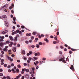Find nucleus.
I'll list each match as a JSON object with an SVG mask.
<instances>
[{
  "label": "nucleus",
  "instance_id": "obj_1",
  "mask_svg": "<svg viewBox=\"0 0 79 79\" xmlns=\"http://www.w3.org/2000/svg\"><path fill=\"white\" fill-rule=\"evenodd\" d=\"M70 68L72 71H74V66H73V65H71V67H70Z\"/></svg>",
  "mask_w": 79,
  "mask_h": 79
},
{
  "label": "nucleus",
  "instance_id": "obj_2",
  "mask_svg": "<svg viewBox=\"0 0 79 79\" xmlns=\"http://www.w3.org/2000/svg\"><path fill=\"white\" fill-rule=\"evenodd\" d=\"M10 44L9 45V46L10 47H12V45H13V42H10Z\"/></svg>",
  "mask_w": 79,
  "mask_h": 79
},
{
  "label": "nucleus",
  "instance_id": "obj_3",
  "mask_svg": "<svg viewBox=\"0 0 79 79\" xmlns=\"http://www.w3.org/2000/svg\"><path fill=\"white\" fill-rule=\"evenodd\" d=\"M14 7V4H12L11 5V6H10L9 7V9L10 10H11L12 8H13Z\"/></svg>",
  "mask_w": 79,
  "mask_h": 79
},
{
  "label": "nucleus",
  "instance_id": "obj_4",
  "mask_svg": "<svg viewBox=\"0 0 79 79\" xmlns=\"http://www.w3.org/2000/svg\"><path fill=\"white\" fill-rule=\"evenodd\" d=\"M12 49V50L14 52H16V47H15L13 48Z\"/></svg>",
  "mask_w": 79,
  "mask_h": 79
},
{
  "label": "nucleus",
  "instance_id": "obj_5",
  "mask_svg": "<svg viewBox=\"0 0 79 79\" xmlns=\"http://www.w3.org/2000/svg\"><path fill=\"white\" fill-rule=\"evenodd\" d=\"M7 32H8V31L6 30L2 32V34H6V33H7Z\"/></svg>",
  "mask_w": 79,
  "mask_h": 79
},
{
  "label": "nucleus",
  "instance_id": "obj_6",
  "mask_svg": "<svg viewBox=\"0 0 79 79\" xmlns=\"http://www.w3.org/2000/svg\"><path fill=\"white\" fill-rule=\"evenodd\" d=\"M32 53V51H30L29 53H27V56H29V55H30Z\"/></svg>",
  "mask_w": 79,
  "mask_h": 79
},
{
  "label": "nucleus",
  "instance_id": "obj_7",
  "mask_svg": "<svg viewBox=\"0 0 79 79\" xmlns=\"http://www.w3.org/2000/svg\"><path fill=\"white\" fill-rule=\"evenodd\" d=\"M44 37V35H43V34H41V35H39L38 36V37H39V38H41V37Z\"/></svg>",
  "mask_w": 79,
  "mask_h": 79
},
{
  "label": "nucleus",
  "instance_id": "obj_8",
  "mask_svg": "<svg viewBox=\"0 0 79 79\" xmlns=\"http://www.w3.org/2000/svg\"><path fill=\"white\" fill-rule=\"evenodd\" d=\"M9 38H10V40H13V37H12V36H10Z\"/></svg>",
  "mask_w": 79,
  "mask_h": 79
},
{
  "label": "nucleus",
  "instance_id": "obj_9",
  "mask_svg": "<svg viewBox=\"0 0 79 79\" xmlns=\"http://www.w3.org/2000/svg\"><path fill=\"white\" fill-rule=\"evenodd\" d=\"M17 40H18V37L15 36L14 38V41H15V42H16V41H17Z\"/></svg>",
  "mask_w": 79,
  "mask_h": 79
},
{
  "label": "nucleus",
  "instance_id": "obj_10",
  "mask_svg": "<svg viewBox=\"0 0 79 79\" xmlns=\"http://www.w3.org/2000/svg\"><path fill=\"white\" fill-rule=\"evenodd\" d=\"M44 41L46 42L47 43H48V40L47 39V38H45L44 39Z\"/></svg>",
  "mask_w": 79,
  "mask_h": 79
},
{
  "label": "nucleus",
  "instance_id": "obj_11",
  "mask_svg": "<svg viewBox=\"0 0 79 79\" xmlns=\"http://www.w3.org/2000/svg\"><path fill=\"white\" fill-rule=\"evenodd\" d=\"M26 36H31V33H30L29 34L27 33V34H26Z\"/></svg>",
  "mask_w": 79,
  "mask_h": 79
},
{
  "label": "nucleus",
  "instance_id": "obj_12",
  "mask_svg": "<svg viewBox=\"0 0 79 79\" xmlns=\"http://www.w3.org/2000/svg\"><path fill=\"white\" fill-rule=\"evenodd\" d=\"M62 61L63 62V63H66V60H64V58L63 59Z\"/></svg>",
  "mask_w": 79,
  "mask_h": 79
},
{
  "label": "nucleus",
  "instance_id": "obj_13",
  "mask_svg": "<svg viewBox=\"0 0 79 79\" xmlns=\"http://www.w3.org/2000/svg\"><path fill=\"white\" fill-rule=\"evenodd\" d=\"M22 53L23 54H24V55H25V54L26 53L25 51L24 50H23L22 51Z\"/></svg>",
  "mask_w": 79,
  "mask_h": 79
},
{
  "label": "nucleus",
  "instance_id": "obj_14",
  "mask_svg": "<svg viewBox=\"0 0 79 79\" xmlns=\"http://www.w3.org/2000/svg\"><path fill=\"white\" fill-rule=\"evenodd\" d=\"M9 55H11V50H9Z\"/></svg>",
  "mask_w": 79,
  "mask_h": 79
},
{
  "label": "nucleus",
  "instance_id": "obj_15",
  "mask_svg": "<svg viewBox=\"0 0 79 79\" xmlns=\"http://www.w3.org/2000/svg\"><path fill=\"white\" fill-rule=\"evenodd\" d=\"M2 18H6L7 17L6 15H3L2 16Z\"/></svg>",
  "mask_w": 79,
  "mask_h": 79
},
{
  "label": "nucleus",
  "instance_id": "obj_16",
  "mask_svg": "<svg viewBox=\"0 0 79 79\" xmlns=\"http://www.w3.org/2000/svg\"><path fill=\"white\" fill-rule=\"evenodd\" d=\"M31 72H34V70H35V69L34 68H31Z\"/></svg>",
  "mask_w": 79,
  "mask_h": 79
},
{
  "label": "nucleus",
  "instance_id": "obj_17",
  "mask_svg": "<svg viewBox=\"0 0 79 79\" xmlns=\"http://www.w3.org/2000/svg\"><path fill=\"white\" fill-rule=\"evenodd\" d=\"M36 47H37V48H39L40 46H39V44H36Z\"/></svg>",
  "mask_w": 79,
  "mask_h": 79
},
{
  "label": "nucleus",
  "instance_id": "obj_18",
  "mask_svg": "<svg viewBox=\"0 0 79 79\" xmlns=\"http://www.w3.org/2000/svg\"><path fill=\"white\" fill-rule=\"evenodd\" d=\"M10 41L7 40L6 41V44H10Z\"/></svg>",
  "mask_w": 79,
  "mask_h": 79
},
{
  "label": "nucleus",
  "instance_id": "obj_19",
  "mask_svg": "<svg viewBox=\"0 0 79 79\" xmlns=\"http://www.w3.org/2000/svg\"><path fill=\"white\" fill-rule=\"evenodd\" d=\"M63 58H62L61 59H59V61H63Z\"/></svg>",
  "mask_w": 79,
  "mask_h": 79
},
{
  "label": "nucleus",
  "instance_id": "obj_20",
  "mask_svg": "<svg viewBox=\"0 0 79 79\" xmlns=\"http://www.w3.org/2000/svg\"><path fill=\"white\" fill-rule=\"evenodd\" d=\"M17 67L18 68H21V65L20 64H18L17 65Z\"/></svg>",
  "mask_w": 79,
  "mask_h": 79
},
{
  "label": "nucleus",
  "instance_id": "obj_21",
  "mask_svg": "<svg viewBox=\"0 0 79 79\" xmlns=\"http://www.w3.org/2000/svg\"><path fill=\"white\" fill-rule=\"evenodd\" d=\"M39 40V39H38V38H35V40H36V41H35V42H37V40Z\"/></svg>",
  "mask_w": 79,
  "mask_h": 79
},
{
  "label": "nucleus",
  "instance_id": "obj_22",
  "mask_svg": "<svg viewBox=\"0 0 79 79\" xmlns=\"http://www.w3.org/2000/svg\"><path fill=\"white\" fill-rule=\"evenodd\" d=\"M22 71H26V69H22Z\"/></svg>",
  "mask_w": 79,
  "mask_h": 79
},
{
  "label": "nucleus",
  "instance_id": "obj_23",
  "mask_svg": "<svg viewBox=\"0 0 79 79\" xmlns=\"http://www.w3.org/2000/svg\"><path fill=\"white\" fill-rule=\"evenodd\" d=\"M16 71H17V73H19V69H17Z\"/></svg>",
  "mask_w": 79,
  "mask_h": 79
},
{
  "label": "nucleus",
  "instance_id": "obj_24",
  "mask_svg": "<svg viewBox=\"0 0 79 79\" xmlns=\"http://www.w3.org/2000/svg\"><path fill=\"white\" fill-rule=\"evenodd\" d=\"M7 64H5L4 65V67H5V68H6V67H7Z\"/></svg>",
  "mask_w": 79,
  "mask_h": 79
},
{
  "label": "nucleus",
  "instance_id": "obj_25",
  "mask_svg": "<svg viewBox=\"0 0 79 79\" xmlns=\"http://www.w3.org/2000/svg\"><path fill=\"white\" fill-rule=\"evenodd\" d=\"M69 54H72V51L71 50H70L69 51Z\"/></svg>",
  "mask_w": 79,
  "mask_h": 79
},
{
  "label": "nucleus",
  "instance_id": "obj_26",
  "mask_svg": "<svg viewBox=\"0 0 79 79\" xmlns=\"http://www.w3.org/2000/svg\"><path fill=\"white\" fill-rule=\"evenodd\" d=\"M3 51H4V52H6V51H7V50H6V48H5L3 49Z\"/></svg>",
  "mask_w": 79,
  "mask_h": 79
},
{
  "label": "nucleus",
  "instance_id": "obj_27",
  "mask_svg": "<svg viewBox=\"0 0 79 79\" xmlns=\"http://www.w3.org/2000/svg\"><path fill=\"white\" fill-rule=\"evenodd\" d=\"M39 44L40 45H42V42H40L39 43Z\"/></svg>",
  "mask_w": 79,
  "mask_h": 79
},
{
  "label": "nucleus",
  "instance_id": "obj_28",
  "mask_svg": "<svg viewBox=\"0 0 79 79\" xmlns=\"http://www.w3.org/2000/svg\"><path fill=\"white\" fill-rule=\"evenodd\" d=\"M6 78H7V77H6L5 76H4L3 77V78H2V79H6Z\"/></svg>",
  "mask_w": 79,
  "mask_h": 79
},
{
  "label": "nucleus",
  "instance_id": "obj_29",
  "mask_svg": "<svg viewBox=\"0 0 79 79\" xmlns=\"http://www.w3.org/2000/svg\"><path fill=\"white\" fill-rule=\"evenodd\" d=\"M21 27L22 29H24V28H25V27L24 26H21Z\"/></svg>",
  "mask_w": 79,
  "mask_h": 79
},
{
  "label": "nucleus",
  "instance_id": "obj_30",
  "mask_svg": "<svg viewBox=\"0 0 79 79\" xmlns=\"http://www.w3.org/2000/svg\"><path fill=\"white\" fill-rule=\"evenodd\" d=\"M6 5H4V6H3L2 7V8H5V7H6Z\"/></svg>",
  "mask_w": 79,
  "mask_h": 79
},
{
  "label": "nucleus",
  "instance_id": "obj_31",
  "mask_svg": "<svg viewBox=\"0 0 79 79\" xmlns=\"http://www.w3.org/2000/svg\"><path fill=\"white\" fill-rule=\"evenodd\" d=\"M3 76V73H0V76Z\"/></svg>",
  "mask_w": 79,
  "mask_h": 79
},
{
  "label": "nucleus",
  "instance_id": "obj_32",
  "mask_svg": "<svg viewBox=\"0 0 79 79\" xmlns=\"http://www.w3.org/2000/svg\"><path fill=\"white\" fill-rule=\"evenodd\" d=\"M7 79H10L11 78H10V76H7Z\"/></svg>",
  "mask_w": 79,
  "mask_h": 79
},
{
  "label": "nucleus",
  "instance_id": "obj_33",
  "mask_svg": "<svg viewBox=\"0 0 79 79\" xmlns=\"http://www.w3.org/2000/svg\"><path fill=\"white\" fill-rule=\"evenodd\" d=\"M71 50H72V51H75L76 50V49L72 48H71Z\"/></svg>",
  "mask_w": 79,
  "mask_h": 79
},
{
  "label": "nucleus",
  "instance_id": "obj_34",
  "mask_svg": "<svg viewBox=\"0 0 79 79\" xmlns=\"http://www.w3.org/2000/svg\"><path fill=\"white\" fill-rule=\"evenodd\" d=\"M3 69H0V72H3Z\"/></svg>",
  "mask_w": 79,
  "mask_h": 79
},
{
  "label": "nucleus",
  "instance_id": "obj_35",
  "mask_svg": "<svg viewBox=\"0 0 79 79\" xmlns=\"http://www.w3.org/2000/svg\"><path fill=\"white\" fill-rule=\"evenodd\" d=\"M25 43L27 44H29V42L27 41H25Z\"/></svg>",
  "mask_w": 79,
  "mask_h": 79
},
{
  "label": "nucleus",
  "instance_id": "obj_36",
  "mask_svg": "<svg viewBox=\"0 0 79 79\" xmlns=\"http://www.w3.org/2000/svg\"><path fill=\"white\" fill-rule=\"evenodd\" d=\"M60 47L61 49H63V48H63V47L61 46H60Z\"/></svg>",
  "mask_w": 79,
  "mask_h": 79
},
{
  "label": "nucleus",
  "instance_id": "obj_37",
  "mask_svg": "<svg viewBox=\"0 0 79 79\" xmlns=\"http://www.w3.org/2000/svg\"><path fill=\"white\" fill-rule=\"evenodd\" d=\"M59 53L60 55H62V52L61 51H59Z\"/></svg>",
  "mask_w": 79,
  "mask_h": 79
},
{
  "label": "nucleus",
  "instance_id": "obj_38",
  "mask_svg": "<svg viewBox=\"0 0 79 79\" xmlns=\"http://www.w3.org/2000/svg\"><path fill=\"white\" fill-rule=\"evenodd\" d=\"M19 78H20V77L19 76H18L16 77V78L17 79H19Z\"/></svg>",
  "mask_w": 79,
  "mask_h": 79
},
{
  "label": "nucleus",
  "instance_id": "obj_39",
  "mask_svg": "<svg viewBox=\"0 0 79 79\" xmlns=\"http://www.w3.org/2000/svg\"><path fill=\"white\" fill-rule=\"evenodd\" d=\"M23 58L24 60H26V59L27 58H26V57H23Z\"/></svg>",
  "mask_w": 79,
  "mask_h": 79
},
{
  "label": "nucleus",
  "instance_id": "obj_40",
  "mask_svg": "<svg viewBox=\"0 0 79 79\" xmlns=\"http://www.w3.org/2000/svg\"><path fill=\"white\" fill-rule=\"evenodd\" d=\"M11 68V66L10 65H9L8 66H7V68H8L9 69V68Z\"/></svg>",
  "mask_w": 79,
  "mask_h": 79
},
{
  "label": "nucleus",
  "instance_id": "obj_41",
  "mask_svg": "<svg viewBox=\"0 0 79 79\" xmlns=\"http://www.w3.org/2000/svg\"><path fill=\"white\" fill-rule=\"evenodd\" d=\"M7 58L8 60H10L11 59V57H10L8 56L7 57Z\"/></svg>",
  "mask_w": 79,
  "mask_h": 79
},
{
  "label": "nucleus",
  "instance_id": "obj_42",
  "mask_svg": "<svg viewBox=\"0 0 79 79\" xmlns=\"http://www.w3.org/2000/svg\"><path fill=\"white\" fill-rule=\"evenodd\" d=\"M15 66V64L13 63H12L11 64V66Z\"/></svg>",
  "mask_w": 79,
  "mask_h": 79
},
{
  "label": "nucleus",
  "instance_id": "obj_43",
  "mask_svg": "<svg viewBox=\"0 0 79 79\" xmlns=\"http://www.w3.org/2000/svg\"><path fill=\"white\" fill-rule=\"evenodd\" d=\"M17 47H20V44H17Z\"/></svg>",
  "mask_w": 79,
  "mask_h": 79
},
{
  "label": "nucleus",
  "instance_id": "obj_44",
  "mask_svg": "<svg viewBox=\"0 0 79 79\" xmlns=\"http://www.w3.org/2000/svg\"><path fill=\"white\" fill-rule=\"evenodd\" d=\"M27 63H30V60H27Z\"/></svg>",
  "mask_w": 79,
  "mask_h": 79
},
{
  "label": "nucleus",
  "instance_id": "obj_45",
  "mask_svg": "<svg viewBox=\"0 0 79 79\" xmlns=\"http://www.w3.org/2000/svg\"><path fill=\"white\" fill-rule=\"evenodd\" d=\"M2 45H3V43H0V47H1L2 46Z\"/></svg>",
  "mask_w": 79,
  "mask_h": 79
},
{
  "label": "nucleus",
  "instance_id": "obj_46",
  "mask_svg": "<svg viewBox=\"0 0 79 79\" xmlns=\"http://www.w3.org/2000/svg\"><path fill=\"white\" fill-rule=\"evenodd\" d=\"M34 59H35V60H37L38 59V58L37 57H34Z\"/></svg>",
  "mask_w": 79,
  "mask_h": 79
},
{
  "label": "nucleus",
  "instance_id": "obj_47",
  "mask_svg": "<svg viewBox=\"0 0 79 79\" xmlns=\"http://www.w3.org/2000/svg\"><path fill=\"white\" fill-rule=\"evenodd\" d=\"M28 60H32V58H31V57H29Z\"/></svg>",
  "mask_w": 79,
  "mask_h": 79
},
{
  "label": "nucleus",
  "instance_id": "obj_48",
  "mask_svg": "<svg viewBox=\"0 0 79 79\" xmlns=\"http://www.w3.org/2000/svg\"><path fill=\"white\" fill-rule=\"evenodd\" d=\"M16 32H17V33H18L19 32V30H16Z\"/></svg>",
  "mask_w": 79,
  "mask_h": 79
},
{
  "label": "nucleus",
  "instance_id": "obj_49",
  "mask_svg": "<svg viewBox=\"0 0 79 79\" xmlns=\"http://www.w3.org/2000/svg\"><path fill=\"white\" fill-rule=\"evenodd\" d=\"M34 36H32L31 37V40H33V39H34Z\"/></svg>",
  "mask_w": 79,
  "mask_h": 79
},
{
  "label": "nucleus",
  "instance_id": "obj_50",
  "mask_svg": "<svg viewBox=\"0 0 79 79\" xmlns=\"http://www.w3.org/2000/svg\"><path fill=\"white\" fill-rule=\"evenodd\" d=\"M26 71L27 73H28L29 72V69H26Z\"/></svg>",
  "mask_w": 79,
  "mask_h": 79
},
{
  "label": "nucleus",
  "instance_id": "obj_51",
  "mask_svg": "<svg viewBox=\"0 0 79 79\" xmlns=\"http://www.w3.org/2000/svg\"><path fill=\"white\" fill-rule=\"evenodd\" d=\"M19 34H22V32H21V31H19Z\"/></svg>",
  "mask_w": 79,
  "mask_h": 79
},
{
  "label": "nucleus",
  "instance_id": "obj_52",
  "mask_svg": "<svg viewBox=\"0 0 79 79\" xmlns=\"http://www.w3.org/2000/svg\"><path fill=\"white\" fill-rule=\"evenodd\" d=\"M31 47H32V48H34V47H35V46H34V45H33L32 46H31Z\"/></svg>",
  "mask_w": 79,
  "mask_h": 79
},
{
  "label": "nucleus",
  "instance_id": "obj_53",
  "mask_svg": "<svg viewBox=\"0 0 79 79\" xmlns=\"http://www.w3.org/2000/svg\"><path fill=\"white\" fill-rule=\"evenodd\" d=\"M17 26L18 27H20V26L19 25H17Z\"/></svg>",
  "mask_w": 79,
  "mask_h": 79
},
{
  "label": "nucleus",
  "instance_id": "obj_54",
  "mask_svg": "<svg viewBox=\"0 0 79 79\" xmlns=\"http://www.w3.org/2000/svg\"><path fill=\"white\" fill-rule=\"evenodd\" d=\"M53 43L54 44H56V41H54L53 42Z\"/></svg>",
  "mask_w": 79,
  "mask_h": 79
},
{
  "label": "nucleus",
  "instance_id": "obj_55",
  "mask_svg": "<svg viewBox=\"0 0 79 79\" xmlns=\"http://www.w3.org/2000/svg\"><path fill=\"white\" fill-rule=\"evenodd\" d=\"M1 53L2 54V55H3V54H4V52H3V51H2L1 52Z\"/></svg>",
  "mask_w": 79,
  "mask_h": 79
},
{
  "label": "nucleus",
  "instance_id": "obj_56",
  "mask_svg": "<svg viewBox=\"0 0 79 79\" xmlns=\"http://www.w3.org/2000/svg\"><path fill=\"white\" fill-rule=\"evenodd\" d=\"M24 66H27V64L26 63H25L24 64Z\"/></svg>",
  "mask_w": 79,
  "mask_h": 79
},
{
  "label": "nucleus",
  "instance_id": "obj_57",
  "mask_svg": "<svg viewBox=\"0 0 79 79\" xmlns=\"http://www.w3.org/2000/svg\"><path fill=\"white\" fill-rule=\"evenodd\" d=\"M56 34L57 35H59V32H57Z\"/></svg>",
  "mask_w": 79,
  "mask_h": 79
},
{
  "label": "nucleus",
  "instance_id": "obj_58",
  "mask_svg": "<svg viewBox=\"0 0 79 79\" xmlns=\"http://www.w3.org/2000/svg\"><path fill=\"white\" fill-rule=\"evenodd\" d=\"M13 23H14V24H16V22H15V21H14V22H13Z\"/></svg>",
  "mask_w": 79,
  "mask_h": 79
},
{
  "label": "nucleus",
  "instance_id": "obj_59",
  "mask_svg": "<svg viewBox=\"0 0 79 79\" xmlns=\"http://www.w3.org/2000/svg\"><path fill=\"white\" fill-rule=\"evenodd\" d=\"M35 34H36V33L34 32L32 33L33 35H35Z\"/></svg>",
  "mask_w": 79,
  "mask_h": 79
},
{
  "label": "nucleus",
  "instance_id": "obj_60",
  "mask_svg": "<svg viewBox=\"0 0 79 79\" xmlns=\"http://www.w3.org/2000/svg\"><path fill=\"white\" fill-rule=\"evenodd\" d=\"M46 60V58H43V60Z\"/></svg>",
  "mask_w": 79,
  "mask_h": 79
},
{
  "label": "nucleus",
  "instance_id": "obj_61",
  "mask_svg": "<svg viewBox=\"0 0 79 79\" xmlns=\"http://www.w3.org/2000/svg\"><path fill=\"white\" fill-rule=\"evenodd\" d=\"M35 56H37V53H35Z\"/></svg>",
  "mask_w": 79,
  "mask_h": 79
},
{
  "label": "nucleus",
  "instance_id": "obj_62",
  "mask_svg": "<svg viewBox=\"0 0 79 79\" xmlns=\"http://www.w3.org/2000/svg\"><path fill=\"white\" fill-rule=\"evenodd\" d=\"M64 51H67V49H66V48H64Z\"/></svg>",
  "mask_w": 79,
  "mask_h": 79
},
{
  "label": "nucleus",
  "instance_id": "obj_63",
  "mask_svg": "<svg viewBox=\"0 0 79 79\" xmlns=\"http://www.w3.org/2000/svg\"><path fill=\"white\" fill-rule=\"evenodd\" d=\"M40 64H42L43 63V61H40Z\"/></svg>",
  "mask_w": 79,
  "mask_h": 79
},
{
  "label": "nucleus",
  "instance_id": "obj_64",
  "mask_svg": "<svg viewBox=\"0 0 79 79\" xmlns=\"http://www.w3.org/2000/svg\"><path fill=\"white\" fill-rule=\"evenodd\" d=\"M24 79V77L23 76H22V79Z\"/></svg>",
  "mask_w": 79,
  "mask_h": 79
}]
</instances>
